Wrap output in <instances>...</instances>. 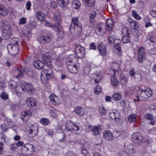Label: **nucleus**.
<instances>
[{
    "label": "nucleus",
    "instance_id": "obj_1",
    "mask_svg": "<svg viewBox=\"0 0 156 156\" xmlns=\"http://www.w3.org/2000/svg\"><path fill=\"white\" fill-rule=\"evenodd\" d=\"M82 30V25L79 21V17H74L72 18L70 26V30L71 33L74 32L75 34H80Z\"/></svg>",
    "mask_w": 156,
    "mask_h": 156
},
{
    "label": "nucleus",
    "instance_id": "obj_2",
    "mask_svg": "<svg viewBox=\"0 0 156 156\" xmlns=\"http://www.w3.org/2000/svg\"><path fill=\"white\" fill-rule=\"evenodd\" d=\"M103 134L104 139L108 142H112L119 136L120 133L118 130H115L112 132L109 130H106L104 131Z\"/></svg>",
    "mask_w": 156,
    "mask_h": 156
},
{
    "label": "nucleus",
    "instance_id": "obj_3",
    "mask_svg": "<svg viewBox=\"0 0 156 156\" xmlns=\"http://www.w3.org/2000/svg\"><path fill=\"white\" fill-rule=\"evenodd\" d=\"M109 73L112 76H114L119 78L120 80V83L122 86L127 83L128 78L122 74V71L120 69L116 70L115 69H111L110 70Z\"/></svg>",
    "mask_w": 156,
    "mask_h": 156
},
{
    "label": "nucleus",
    "instance_id": "obj_4",
    "mask_svg": "<svg viewBox=\"0 0 156 156\" xmlns=\"http://www.w3.org/2000/svg\"><path fill=\"white\" fill-rule=\"evenodd\" d=\"M152 90L149 88H146V90L141 93H139L135 96L136 98L134 99L135 102H140L141 101H144L147 99L152 95L153 94Z\"/></svg>",
    "mask_w": 156,
    "mask_h": 156
},
{
    "label": "nucleus",
    "instance_id": "obj_5",
    "mask_svg": "<svg viewBox=\"0 0 156 156\" xmlns=\"http://www.w3.org/2000/svg\"><path fill=\"white\" fill-rule=\"evenodd\" d=\"M65 129L66 131L71 132L77 135L79 134L81 131L79 126L70 121H68L66 122Z\"/></svg>",
    "mask_w": 156,
    "mask_h": 156
},
{
    "label": "nucleus",
    "instance_id": "obj_6",
    "mask_svg": "<svg viewBox=\"0 0 156 156\" xmlns=\"http://www.w3.org/2000/svg\"><path fill=\"white\" fill-rule=\"evenodd\" d=\"M52 35L51 34L48 33L43 34L37 37V40L41 44H44L49 42L52 39Z\"/></svg>",
    "mask_w": 156,
    "mask_h": 156
},
{
    "label": "nucleus",
    "instance_id": "obj_7",
    "mask_svg": "<svg viewBox=\"0 0 156 156\" xmlns=\"http://www.w3.org/2000/svg\"><path fill=\"white\" fill-rule=\"evenodd\" d=\"M55 55H52L50 52H45L42 56L43 61L48 66H50L53 60Z\"/></svg>",
    "mask_w": 156,
    "mask_h": 156
},
{
    "label": "nucleus",
    "instance_id": "obj_8",
    "mask_svg": "<svg viewBox=\"0 0 156 156\" xmlns=\"http://www.w3.org/2000/svg\"><path fill=\"white\" fill-rule=\"evenodd\" d=\"M131 31V30L127 27H125L122 29V32L123 36L122 41L123 43H128L130 42L129 34Z\"/></svg>",
    "mask_w": 156,
    "mask_h": 156
},
{
    "label": "nucleus",
    "instance_id": "obj_9",
    "mask_svg": "<svg viewBox=\"0 0 156 156\" xmlns=\"http://www.w3.org/2000/svg\"><path fill=\"white\" fill-rule=\"evenodd\" d=\"M131 139L134 143L139 144L142 143L143 140V137L140 133L136 132L132 134Z\"/></svg>",
    "mask_w": 156,
    "mask_h": 156
},
{
    "label": "nucleus",
    "instance_id": "obj_10",
    "mask_svg": "<svg viewBox=\"0 0 156 156\" xmlns=\"http://www.w3.org/2000/svg\"><path fill=\"white\" fill-rule=\"evenodd\" d=\"M22 150L27 154H31L34 152L35 148L32 145L26 144L23 146Z\"/></svg>",
    "mask_w": 156,
    "mask_h": 156
},
{
    "label": "nucleus",
    "instance_id": "obj_11",
    "mask_svg": "<svg viewBox=\"0 0 156 156\" xmlns=\"http://www.w3.org/2000/svg\"><path fill=\"white\" fill-rule=\"evenodd\" d=\"M78 63L79 61L75 55L72 54L67 56L66 59V65Z\"/></svg>",
    "mask_w": 156,
    "mask_h": 156
},
{
    "label": "nucleus",
    "instance_id": "obj_12",
    "mask_svg": "<svg viewBox=\"0 0 156 156\" xmlns=\"http://www.w3.org/2000/svg\"><path fill=\"white\" fill-rule=\"evenodd\" d=\"M7 49L10 54L12 55H15L19 52L18 45H9Z\"/></svg>",
    "mask_w": 156,
    "mask_h": 156
},
{
    "label": "nucleus",
    "instance_id": "obj_13",
    "mask_svg": "<svg viewBox=\"0 0 156 156\" xmlns=\"http://www.w3.org/2000/svg\"><path fill=\"white\" fill-rule=\"evenodd\" d=\"M49 66L52 67L53 70L58 71L62 67L63 64L61 61L57 58L53 64L51 63Z\"/></svg>",
    "mask_w": 156,
    "mask_h": 156
},
{
    "label": "nucleus",
    "instance_id": "obj_14",
    "mask_svg": "<svg viewBox=\"0 0 156 156\" xmlns=\"http://www.w3.org/2000/svg\"><path fill=\"white\" fill-rule=\"evenodd\" d=\"M76 55L80 58L84 57L85 55V50L84 48L81 46H77L75 49Z\"/></svg>",
    "mask_w": 156,
    "mask_h": 156
},
{
    "label": "nucleus",
    "instance_id": "obj_15",
    "mask_svg": "<svg viewBox=\"0 0 156 156\" xmlns=\"http://www.w3.org/2000/svg\"><path fill=\"white\" fill-rule=\"evenodd\" d=\"M31 30L30 26L27 25L23 27L22 31L23 34L28 38L31 37L32 34L30 33Z\"/></svg>",
    "mask_w": 156,
    "mask_h": 156
},
{
    "label": "nucleus",
    "instance_id": "obj_16",
    "mask_svg": "<svg viewBox=\"0 0 156 156\" xmlns=\"http://www.w3.org/2000/svg\"><path fill=\"white\" fill-rule=\"evenodd\" d=\"M145 41L150 45L154 46L156 44V36L151 34L147 35Z\"/></svg>",
    "mask_w": 156,
    "mask_h": 156
},
{
    "label": "nucleus",
    "instance_id": "obj_17",
    "mask_svg": "<svg viewBox=\"0 0 156 156\" xmlns=\"http://www.w3.org/2000/svg\"><path fill=\"white\" fill-rule=\"evenodd\" d=\"M76 64H72L66 65L68 71L70 73H76L78 72L79 67L77 66Z\"/></svg>",
    "mask_w": 156,
    "mask_h": 156
},
{
    "label": "nucleus",
    "instance_id": "obj_18",
    "mask_svg": "<svg viewBox=\"0 0 156 156\" xmlns=\"http://www.w3.org/2000/svg\"><path fill=\"white\" fill-rule=\"evenodd\" d=\"M56 132L58 133V140L59 142H65L66 140V135L65 134L63 130L61 129H58L56 130Z\"/></svg>",
    "mask_w": 156,
    "mask_h": 156
},
{
    "label": "nucleus",
    "instance_id": "obj_19",
    "mask_svg": "<svg viewBox=\"0 0 156 156\" xmlns=\"http://www.w3.org/2000/svg\"><path fill=\"white\" fill-rule=\"evenodd\" d=\"M109 117L112 120L117 121L120 118L119 113L116 110H114L110 112L109 114Z\"/></svg>",
    "mask_w": 156,
    "mask_h": 156
},
{
    "label": "nucleus",
    "instance_id": "obj_20",
    "mask_svg": "<svg viewBox=\"0 0 156 156\" xmlns=\"http://www.w3.org/2000/svg\"><path fill=\"white\" fill-rule=\"evenodd\" d=\"M52 69V67H50L48 66V68L44 69L42 71L41 73L43 74L44 73L46 77L51 79L53 76Z\"/></svg>",
    "mask_w": 156,
    "mask_h": 156
},
{
    "label": "nucleus",
    "instance_id": "obj_21",
    "mask_svg": "<svg viewBox=\"0 0 156 156\" xmlns=\"http://www.w3.org/2000/svg\"><path fill=\"white\" fill-rule=\"evenodd\" d=\"M25 91H27L29 94H31L33 93L35 90L34 85L30 83H24Z\"/></svg>",
    "mask_w": 156,
    "mask_h": 156
},
{
    "label": "nucleus",
    "instance_id": "obj_22",
    "mask_svg": "<svg viewBox=\"0 0 156 156\" xmlns=\"http://www.w3.org/2000/svg\"><path fill=\"white\" fill-rule=\"evenodd\" d=\"M98 49L100 55L102 56L105 55L107 53L106 48L105 45L102 43H101L98 45Z\"/></svg>",
    "mask_w": 156,
    "mask_h": 156
},
{
    "label": "nucleus",
    "instance_id": "obj_23",
    "mask_svg": "<svg viewBox=\"0 0 156 156\" xmlns=\"http://www.w3.org/2000/svg\"><path fill=\"white\" fill-rule=\"evenodd\" d=\"M145 54V50L144 48L142 47H140L138 52V61L139 63H142Z\"/></svg>",
    "mask_w": 156,
    "mask_h": 156
},
{
    "label": "nucleus",
    "instance_id": "obj_24",
    "mask_svg": "<svg viewBox=\"0 0 156 156\" xmlns=\"http://www.w3.org/2000/svg\"><path fill=\"white\" fill-rule=\"evenodd\" d=\"M29 134L31 137H33L36 136L38 132V127L36 126L32 125L30 127L29 130H28Z\"/></svg>",
    "mask_w": 156,
    "mask_h": 156
},
{
    "label": "nucleus",
    "instance_id": "obj_25",
    "mask_svg": "<svg viewBox=\"0 0 156 156\" xmlns=\"http://www.w3.org/2000/svg\"><path fill=\"white\" fill-rule=\"evenodd\" d=\"M31 115V113L30 111H26L22 112L21 118L24 122H26L29 120Z\"/></svg>",
    "mask_w": 156,
    "mask_h": 156
},
{
    "label": "nucleus",
    "instance_id": "obj_26",
    "mask_svg": "<svg viewBox=\"0 0 156 156\" xmlns=\"http://www.w3.org/2000/svg\"><path fill=\"white\" fill-rule=\"evenodd\" d=\"M50 101L55 105H59L60 103V101L58 97L55 94H51L49 96Z\"/></svg>",
    "mask_w": 156,
    "mask_h": 156
},
{
    "label": "nucleus",
    "instance_id": "obj_27",
    "mask_svg": "<svg viewBox=\"0 0 156 156\" xmlns=\"http://www.w3.org/2000/svg\"><path fill=\"white\" fill-rule=\"evenodd\" d=\"M88 128L92 131V134L94 135H98L100 133L101 128L100 126L93 127L91 125H89Z\"/></svg>",
    "mask_w": 156,
    "mask_h": 156
},
{
    "label": "nucleus",
    "instance_id": "obj_28",
    "mask_svg": "<svg viewBox=\"0 0 156 156\" xmlns=\"http://www.w3.org/2000/svg\"><path fill=\"white\" fill-rule=\"evenodd\" d=\"M91 70V66L89 64H86L84 66L82 71V75L83 77H85L88 75Z\"/></svg>",
    "mask_w": 156,
    "mask_h": 156
},
{
    "label": "nucleus",
    "instance_id": "obj_29",
    "mask_svg": "<svg viewBox=\"0 0 156 156\" xmlns=\"http://www.w3.org/2000/svg\"><path fill=\"white\" fill-rule=\"evenodd\" d=\"M11 30V28H8L7 30L5 29L2 32V35L5 40H8L11 38L12 34Z\"/></svg>",
    "mask_w": 156,
    "mask_h": 156
},
{
    "label": "nucleus",
    "instance_id": "obj_30",
    "mask_svg": "<svg viewBox=\"0 0 156 156\" xmlns=\"http://www.w3.org/2000/svg\"><path fill=\"white\" fill-rule=\"evenodd\" d=\"M127 152L128 154L130 156H132L136 153V147L132 144H129L127 146Z\"/></svg>",
    "mask_w": 156,
    "mask_h": 156
},
{
    "label": "nucleus",
    "instance_id": "obj_31",
    "mask_svg": "<svg viewBox=\"0 0 156 156\" xmlns=\"http://www.w3.org/2000/svg\"><path fill=\"white\" fill-rule=\"evenodd\" d=\"M128 21L129 23V27L133 30L137 29L139 27V23L136 21H135L134 20L129 18Z\"/></svg>",
    "mask_w": 156,
    "mask_h": 156
},
{
    "label": "nucleus",
    "instance_id": "obj_32",
    "mask_svg": "<svg viewBox=\"0 0 156 156\" xmlns=\"http://www.w3.org/2000/svg\"><path fill=\"white\" fill-rule=\"evenodd\" d=\"M53 20L55 24L60 25L62 21L61 15L59 12H56L54 14Z\"/></svg>",
    "mask_w": 156,
    "mask_h": 156
},
{
    "label": "nucleus",
    "instance_id": "obj_33",
    "mask_svg": "<svg viewBox=\"0 0 156 156\" xmlns=\"http://www.w3.org/2000/svg\"><path fill=\"white\" fill-rule=\"evenodd\" d=\"M129 74L131 77L133 76L134 80L136 81H139L141 75L137 73H136L134 69L131 68L129 70Z\"/></svg>",
    "mask_w": 156,
    "mask_h": 156
},
{
    "label": "nucleus",
    "instance_id": "obj_34",
    "mask_svg": "<svg viewBox=\"0 0 156 156\" xmlns=\"http://www.w3.org/2000/svg\"><path fill=\"white\" fill-rule=\"evenodd\" d=\"M36 17L37 20L40 22L44 21L46 18L45 14L41 11L36 12Z\"/></svg>",
    "mask_w": 156,
    "mask_h": 156
},
{
    "label": "nucleus",
    "instance_id": "obj_35",
    "mask_svg": "<svg viewBox=\"0 0 156 156\" xmlns=\"http://www.w3.org/2000/svg\"><path fill=\"white\" fill-rule=\"evenodd\" d=\"M114 24V22L111 19H108L106 21V28L109 32L112 30Z\"/></svg>",
    "mask_w": 156,
    "mask_h": 156
},
{
    "label": "nucleus",
    "instance_id": "obj_36",
    "mask_svg": "<svg viewBox=\"0 0 156 156\" xmlns=\"http://www.w3.org/2000/svg\"><path fill=\"white\" fill-rule=\"evenodd\" d=\"M27 104L29 107H32L36 105L37 103L36 100L32 98H28L26 101Z\"/></svg>",
    "mask_w": 156,
    "mask_h": 156
},
{
    "label": "nucleus",
    "instance_id": "obj_37",
    "mask_svg": "<svg viewBox=\"0 0 156 156\" xmlns=\"http://www.w3.org/2000/svg\"><path fill=\"white\" fill-rule=\"evenodd\" d=\"M34 65L35 67L39 69H42L44 67V63L39 60H36L34 62Z\"/></svg>",
    "mask_w": 156,
    "mask_h": 156
},
{
    "label": "nucleus",
    "instance_id": "obj_38",
    "mask_svg": "<svg viewBox=\"0 0 156 156\" xmlns=\"http://www.w3.org/2000/svg\"><path fill=\"white\" fill-rule=\"evenodd\" d=\"M58 5L62 8H66L69 3V0H56Z\"/></svg>",
    "mask_w": 156,
    "mask_h": 156
},
{
    "label": "nucleus",
    "instance_id": "obj_39",
    "mask_svg": "<svg viewBox=\"0 0 156 156\" xmlns=\"http://www.w3.org/2000/svg\"><path fill=\"white\" fill-rule=\"evenodd\" d=\"M15 90L17 93L23 94L25 91L24 83L21 84L20 86H18L16 87Z\"/></svg>",
    "mask_w": 156,
    "mask_h": 156
},
{
    "label": "nucleus",
    "instance_id": "obj_40",
    "mask_svg": "<svg viewBox=\"0 0 156 156\" xmlns=\"http://www.w3.org/2000/svg\"><path fill=\"white\" fill-rule=\"evenodd\" d=\"M75 110L76 114L80 116H82L84 114V110L81 107L77 106Z\"/></svg>",
    "mask_w": 156,
    "mask_h": 156
},
{
    "label": "nucleus",
    "instance_id": "obj_41",
    "mask_svg": "<svg viewBox=\"0 0 156 156\" xmlns=\"http://www.w3.org/2000/svg\"><path fill=\"white\" fill-rule=\"evenodd\" d=\"M93 79L94 80L95 83H98L100 80L102 78V76L100 73L98 74H94L93 75Z\"/></svg>",
    "mask_w": 156,
    "mask_h": 156
},
{
    "label": "nucleus",
    "instance_id": "obj_42",
    "mask_svg": "<svg viewBox=\"0 0 156 156\" xmlns=\"http://www.w3.org/2000/svg\"><path fill=\"white\" fill-rule=\"evenodd\" d=\"M85 5L88 7H94L95 5V0H83Z\"/></svg>",
    "mask_w": 156,
    "mask_h": 156
},
{
    "label": "nucleus",
    "instance_id": "obj_43",
    "mask_svg": "<svg viewBox=\"0 0 156 156\" xmlns=\"http://www.w3.org/2000/svg\"><path fill=\"white\" fill-rule=\"evenodd\" d=\"M0 12L3 16H6L8 14V11L5 6L2 4H0Z\"/></svg>",
    "mask_w": 156,
    "mask_h": 156
},
{
    "label": "nucleus",
    "instance_id": "obj_44",
    "mask_svg": "<svg viewBox=\"0 0 156 156\" xmlns=\"http://www.w3.org/2000/svg\"><path fill=\"white\" fill-rule=\"evenodd\" d=\"M128 119L130 122L135 123L136 121L137 115L135 114H132L128 116Z\"/></svg>",
    "mask_w": 156,
    "mask_h": 156
},
{
    "label": "nucleus",
    "instance_id": "obj_45",
    "mask_svg": "<svg viewBox=\"0 0 156 156\" xmlns=\"http://www.w3.org/2000/svg\"><path fill=\"white\" fill-rule=\"evenodd\" d=\"M81 5L80 2L78 0H73L72 2V7L75 9H78L80 8Z\"/></svg>",
    "mask_w": 156,
    "mask_h": 156
},
{
    "label": "nucleus",
    "instance_id": "obj_46",
    "mask_svg": "<svg viewBox=\"0 0 156 156\" xmlns=\"http://www.w3.org/2000/svg\"><path fill=\"white\" fill-rule=\"evenodd\" d=\"M112 76L111 77V84L113 86L116 87H117L119 84V81L115 78L116 76Z\"/></svg>",
    "mask_w": 156,
    "mask_h": 156
},
{
    "label": "nucleus",
    "instance_id": "obj_47",
    "mask_svg": "<svg viewBox=\"0 0 156 156\" xmlns=\"http://www.w3.org/2000/svg\"><path fill=\"white\" fill-rule=\"evenodd\" d=\"M61 25H60L58 26L57 24V25H56V24H54L53 25V27L52 28H53L55 31L58 33L59 36L60 37H63V34L62 35H60V33H61V31L59 27Z\"/></svg>",
    "mask_w": 156,
    "mask_h": 156
},
{
    "label": "nucleus",
    "instance_id": "obj_48",
    "mask_svg": "<svg viewBox=\"0 0 156 156\" xmlns=\"http://www.w3.org/2000/svg\"><path fill=\"white\" fill-rule=\"evenodd\" d=\"M122 95L119 93H116L114 94L112 97L113 100L115 101H119L122 98Z\"/></svg>",
    "mask_w": 156,
    "mask_h": 156
},
{
    "label": "nucleus",
    "instance_id": "obj_49",
    "mask_svg": "<svg viewBox=\"0 0 156 156\" xmlns=\"http://www.w3.org/2000/svg\"><path fill=\"white\" fill-rule=\"evenodd\" d=\"M40 122L42 125L44 126H47L48 125L50 121L48 119L43 118L40 119Z\"/></svg>",
    "mask_w": 156,
    "mask_h": 156
},
{
    "label": "nucleus",
    "instance_id": "obj_50",
    "mask_svg": "<svg viewBox=\"0 0 156 156\" xmlns=\"http://www.w3.org/2000/svg\"><path fill=\"white\" fill-rule=\"evenodd\" d=\"M108 110L105 109L103 106L100 107L99 108V111L100 114L105 116L107 113Z\"/></svg>",
    "mask_w": 156,
    "mask_h": 156
},
{
    "label": "nucleus",
    "instance_id": "obj_51",
    "mask_svg": "<svg viewBox=\"0 0 156 156\" xmlns=\"http://www.w3.org/2000/svg\"><path fill=\"white\" fill-rule=\"evenodd\" d=\"M9 127V125L8 123H2L0 126V128L4 132H5L6 130H7Z\"/></svg>",
    "mask_w": 156,
    "mask_h": 156
},
{
    "label": "nucleus",
    "instance_id": "obj_52",
    "mask_svg": "<svg viewBox=\"0 0 156 156\" xmlns=\"http://www.w3.org/2000/svg\"><path fill=\"white\" fill-rule=\"evenodd\" d=\"M120 103L122 106L125 108L128 107L129 105V102L127 100L125 99L122 100Z\"/></svg>",
    "mask_w": 156,
    "mask_h": 156
},
{
    "label": "nucleus",
    "instance_id": "obj_53",
    "mask_svg": "<svg viewBox=\"0 0 156 156\" xmlns=\"http://www.w3.org/2000/svg\"><path fill=\"white\" fill-rule=\"evenodd\" d=\"M43 74H41L40 80L41 82L44 84H46L48 82V80L50 79V78L46 77V76H44L42 75Z\"/></svg>",
    "mask_w": 156,
    "mask_h": 156
},
{
    "label": "nucleus",
    "instance_id": "obj_54",
    "mask_svg": "<svg viewBox=\"0 0 156 156\" xmlns=\"http://www.w3.org/2000/svg\"><path fill=\"white\" fill-rule=\"evenodd\" d=\"M19 38L17 37L12 38L10 40L11 44L9 45H18Z\"/></svg>",
    "mask_w": 156,
    "mask_h": 156
},
{
    "label": "nucleus",
    "instance_id": "obj_55",
    "mask_svg": "<svg viewBox=\"0 0 156 156\" xmlns=\"http://www.w3.org/2000/svg\"><path fill=\"white\" fill-rule=\"evenodd\" d=\"M94 30L96 33H100L102 30V24L100 23H98L96 25Z\"/></svg>",
    "mask_w": 156,
    "mask_h": 156
},
{
    "label": "nucleus",
    "instance_id": "obj_56",
    "mask_svg": "<svg viewBox=\"0 0 156 156\" xmlns=\"http://www.w3.org/2000/svg\"><path fill=\"white\" fill-rule=\"evenodd\" d=\"M97 14V13L96 11L94 10L92 11L89 14V20H93L96 17Z\"/></svg>",
    "mask_w": 156,
    "mask_h": 156
},
{
    "label": "nucleus",
    "instance_id": "obj_57",
    "mask_svg": "<svg viewBox=\"0 0 156 156\" xmlns=\"http://www.w3.org/2000/svg\"><path fill=\"white\" fill-rule=\"evenodd\" d=\"M16 85V82L14 80L10 81V83H9V86L13 90H15V88H16V87L17 86Z\"/></svg>",
    "mask_w": 156,
    "mask_h": 156
},
{
    "label": "nucleus",
    "instance_id": "obj_58",
    "mask_svg": "<svg viewBox=\"0 0 156 156\" xmlns=\"http://www.w3.org/2000/svg\"><path fill=\"white\" fill-rule=\"evenodd\" d=\"M132 14L133 17L136 20H140L141 19V17L140 16L137 12L134 10L132 11Z\"/></svg>",
    "mask_w": 156,
    "mask_h": 156
},
{
    "label": "nucleus",
    "instance_id": "obj_59",
    "mask_svg": "<svg viewBox=\"0 0 156 156\" xmlns=\"http://www.w3.org/2000/svg\"><path fill=\"white\" fill-rule=\"evenodd\" d=\"M1 98L4 100H6L8 98L9 95L5 91L2 92L0 94Z\"/></svg>",
    "mask_w": 156,
    "mask_h": 156
},
{
    "label": "nucleus",
    "instance_id": "obj_60",
    "mask_svg": "<svg viewBox=\"0 0 156 156\" xmlns=\"http://www.w3.org/2000/svg\"><path fill=\"white\" fill-rule=\"evenodd\" d=\"M101 91V86L98 85L95 88L94 90V92L96 94H99Z\"/></svg>",
    "mask_w": 156,
    "mask_h": 156
},
{
    "label": "nucleus",
    "instance_id": "obj_61",
    "mask_svg": "<svg viewBox=\"0 0 156 156\" xmlns=\"http://www.w3.org/2000/svg\"><path fill=\"white\" fill-rule=\"evenodd\" d=\"M87 26L90 28H93L95 26L94 22L93 20H89Z\"/></svg>",
    "mask_w": 156,
    "mask_h": 156
},
{
    "label": "nucleus",
    "instance_id": "obj_62",
    "mask_svg": "<svg viewBox=\"0 0 156 156\" xmlns=\"http://www.w3.org/2000/svg\"><path fill=\"white\" fill-rule=\"evenodd\" d=\"M138 92H140L139 93H141L146 90V88L143 85H141L138 86Z\"/></svg>",
    "mask_w": 156,
    "mask_h": 156
},
{
    "label": "nucleus",
    "instance_id": "obj_63",
    "mask_svg": "<svg viewBox=\"0 0 156 156\" xmlns=\"http://www.w3.org/2000/svg\"><path fill=\"white\" fill-rule=\"evenodd\" d=\"M32 4L30 1H27L25 5V8L27 10L29 11L31 9Z\"/></svg>",
    "mask_w": 156,
    "mask_h": 156
},
{
    "label": "nucleus",
    "instance_id": "obj_64",
    "mask_svg": "<svg viewBox=\"0 0 156 156\" xmlns=\"http://www.w3.org/2000/svg\"><path fill=\"white\" fill-rule=\"evenodd\" d=\"M26 22V18L24 17H22L19 20V24L20 25L25 24Z\"/></svg>",
    "mask_w": 156,
    "mask_h": 156
}]
</instances>
